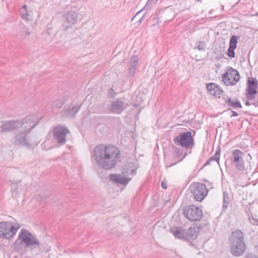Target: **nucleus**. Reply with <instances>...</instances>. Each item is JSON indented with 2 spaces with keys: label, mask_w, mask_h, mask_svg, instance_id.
Listing matches in <instances>:
<instances>
[{
  "label": "nucleus",
  "mask_w": 258,
  "mask_h": 258,
  "mask_svg": "<svg viewBox=\"0 0 258 258\" xmlns=\"http://www.w3.org/2000/svg\"><path fill=\"white\" fill-rule=\"evenodd\" d=\"M36 248L38 249V253L41 250L40 244L38 240L36 238L33 237V249Z\"/></svg>",
  "instance_id": "nucleus-31"
},
{
  "label": "nucleus",
  "mask_w": 258,
  "mask_h": 258,
  "mask_svg": "<svg viewBox=\"0 0 258 258\" xmlns=\"http://www.w3.org/2000/svg\"><path fill=\"white\" fill-rule=\"evenodd\" d=\"M245 104L247 106H249L251 104L248 101H246Z\"/></svg>",
  "instance_id": "nucleus-43"
},
{
  "label": "nucleus",
  "mask_w": 258,
  "mask_h": 258,
  "mask_svg": "<svg viewBox=\"0 0 258 258\" xmlns=\"http://www.w3.org/2000/svg\"><path fill=\"white\" fill-rule=\"evenodd\" d=\"M257 87L251 86H248L246 97L248 100H252L254 98L255 95L257 94L256 91Z\"/></svg>",
  "instance_id": "nucleus-22"
},
{
  "label": "nucleus",
  "mask_w": 258,
  "mask_h": 258,
  "mask_svg": "<svg viewBox=\"0 0 258 258\" xmlns=\"http://www.w3.org/2000/svg\"><path fill=\"white\" fill-rule=\"evenodd\" d=\"M11 227H12V233L14 235V236L15 235V234H16L18 230L20 228V227H21V225L19 223H16L14 225L12 224V223H11Z\"/></svg>",
  "instance_id": "nucleus-32"
},
{
  "label": "nucleus",
  "mask_w": 258,
  "mask_h": 258,
  "mask_svg": "<svg viewBox=\"0 0 258 258\" xmlns=\"http://www.w3.org/2000/svg\"><path fill=\"white\" fill-rule=\"evenodd\" d=\"M207 89L210 94L217 97H220L223 92L222 90L214 83H210L207 85Z\"/></svg>",
  "instance_id": "nucleus-18"
},
{
  "label": "nucleus",
  "mask_w": 258,
  "mask_h": 258,
  "mask_svg": "<svg viewBox=\"0 0 258 258\" xmlns=\"http://www.w3.org/2000/svg\"><path fill=\"white\" fill-rule=\"evenodd\" d=\"M225 103L229 106L232 107L233 108H241L242 107L241 104L240 102L237 100H232L231 98H227L225 100Z\"/></svg>",
  "instance_id": "nucleus-23"
},
{
  "label": "nucleus",
  "mask_w": 258,
  "mask_h": 258,
  "mask_svg": "<svg viewBox=\"0 0 258 258\" xmlns=\"http://www.w3.org/2000/svg\"><path fill=\"white\" fill-rule=\"evenodd\" d=\"M32 234L27 230L22 229L13 245L15 251H20L32 245Z\"/></svg>",
  "instance_id": "nucleus-4"
},
{
  "label": "nucleus",
  "mask_w": 258,
  "mask_h": 258,
  "mask_svg": "<svg viewBox=\"0 0 258 258\" xmlns=\"http://www.w3.org/2000/svg\"><path fill=\"white\" fill-rule=\"evenodd\" d=\"M63 26L68 28L74 25L78 20V14L74 11L67 12L62 16Z\"/></svg>",
  "instance_id": "nucleus-13"
},
{
  "label": "nucleus",
  "mask_w": 258,
  "mask_h": 258,
  "mask_svg": "<svg viewBox=\"0 0 258 258\" xmlns=\"http://www.w3.org/2000/svg\"><path fill=\"white\" fill-rule=\"evenodd\" d=\"M50 197L49 194H40L36 196L38 200L40 201H46Z\"/></svg>",
  "instance_id": "nucleus-30"
},
{
  "label": "nucleus",
  "mask_w": 258,
  "mask_h": 258,
  "mask_svg": "<svg viewBox=\"0 0 258 258\" xmlns=\"http://www.w3.org/2000/svg\"><path fill=\"white\" fill-rule=\"evenodd\" d=\"M230 249L234 256H239L244 253L246 246L244 242V234L241 231L236 230L232 233Z\"/></svg>",
  "instance_id": "nucleus-3"
},
{
  "label": "nucleus",
  "mask_w": 258,
  "mask_h": 258,
  "mask_svg": "<svg viewBox=\"0 0 258 258\" xmlns=\"http://www.w3.org/2000/svg\"><path fill=\"white\" fill-rule=\"evenodd\" d=\"M129 106L123 98H117L113 101L108 109L113 113L120 114Z\"/></svg>",
  "instance_id": "nucleus-10"
},
{
  "label": "nucleus",
  "mask_w": 258,
  "mask_h": 258,
  "mask_svg": "<svg viewBox=\"0 0 258 258\" xmlns=\"http://www.w3.org/2000/svg\"><path fill=\"white\" fill-rule=\"evenodd\" d=\"M147 13H145L143 16L140 19V20H139L138 22H139V25L141 24V23L142 22L143 20H144V19L145 18V16H146V14Z\"/></svg>",
  "instance_id": "nucleus-39"
},
{
  "label": "nucleus",
  "mask_w": 258,
  "mask_h": 258,
  "mask_svg": "<svg viewBox=\"0 0 258 258\" xmlns=\"http://www.w3.org/2000/svg\"><path fill=\"white\" fill-rule=\"evenodd\" d=\"M234 49V48L229 47L227 52V54L230 58H234L235 57Z\"/></svg>",
  "instance_id": "nucleus-33"
},
{
  "label": "nucleus",
  "mask_w": 258,
  "mask_h": 258,
  "mask_svg": "<svg viewBox=\"0 0 258 258\" xmlns=\"http://www.w3.org/2000/svg\"><path fill=\"white\" fill-rule=\"evenodd\" d=\"M63 104V101L61 99H56L55 101H53L51 103V105L52 108L53 109H54V108L58 109V108H60V107H61Z\"/></svg>",
  "instance_id": "nucleus-27"
},
{
  "label": "nucleus",
  "mask_w": 258,
  "mask_h": 258,
  "mask_svg": "<svg viewBox=\"0 0 258 258\" xmlns=\"http://www.w3.org/2000/svg\"><path fill=\"white\" fill-rule=\"evenodd\" d=\"M119 154V150L115 146L100 144L94 148L92 158L100 168L109 170L116 165Z\"/></svg>",
  "instance_id": "nucleus-1"
},
{
  "label": "nucleus",
  "mask_w": 258,
  "mask_h": 258,
  "mask_svg": "<svg viewBox=\"0 0 258 258\" xmlns=\"http://www.w3.org/2000/svg\"><path fill=\"white\" fill-rule=\"evenodd\" d=\"M170 232L176 238L187 240L186 229L181 226H173L170 228Z\"/></svg>",
  "instance_id": "nucleus-15"
},
{
  "label": "nucleus",
  "mask_w": 258,
  "mask_h": 258,
  "mask_svg": "<svg viewBox=\"0 0 258 258\" xmlns=\"http://www.w3.org/2000/svg\"><path fill=\"white\" fill-rule=\"evenodd\" d=\"M224 83L226 86L235 85L240 80L239 72L231 67H228L225 74L222 76Z\"/></svg>",
  "instance_id": "nucleus-8"
},
{
  "label": "nucleus",
  "mask_w": 258,
  "mask_h": 258,
  "mask_svg": "<svg viewBox=\"0 0 258 258\" xmlns=\"http://www.w3.org/2000/svg\"><path fill=\"white\" fill-rule=\"evenodd\" d=\"M183 215L191 221H197L202 219L203 212L199 208L195 205H189L184 208Z\"/></svg>",
  "instance_id": "nucleus-9"
},
{
  "label": "nucleus",
  "mask_w": 258,
  "mask_h": 258,
  "mask_svg": "<svg viewBox=\"0 0 258 258\" xmlns=\"http://www.w3.org/2000/svg\"><path fill=\"white\" fill-rule=\"evenodd\" d=\"M52 31L51 29H48L46 31L43 32V35L45 36L46 35H50L52 34Z\"/></svg>",
  "instance_id": "nucleus-37"
},
{
  "label": "nucleus",
  "mask_w": 258,
  "mask_h": 258,
  "mask_svg": "<svg viewBox=\"0 0 258 258\" xmlns=\"http://www.w3.org/2000/svg\"><path fill=\"white\" fill-rule=\"evenodd\" d=\"M245 258H258L254 255H252L251 254H247Z\"/></svg>",
  "instance_id": "nucleus-40"
},
{
  "label": "nucleus",
  "mask_w": 258,
  "mask_h": 258,
  "mask_svg": "<svg viewBox=\"0 0 258 258\" xmlns=\"http://www.w3.org/2000/svg\"><path fill=\"white\" fill-rule=\"evenodd\" d=\"M37 123H35V124H33V128L34 127L35 125H36V124H37Z\"/></svg>",
  "instance_id": "nucleus-45"
},
{
  "label": "nucleus",
  "mask_w": 258,
  "mask_h": 258,
  "mask_svg": "<svg viewBox=\"0 0 258 258\" xmlns=\"http://www.w3.org/2000/svg\"><path fill=\"white\" fill-rule=\"evenodd\" d=\"M230 202V198L229 194L226 191L223 192V206L222 210L226 211L228 208V205Z\"/></svg>",
  "instance_id": "nucleus-21"
},
{
  "label": "nucleus",
  "mask_w": 258,
  "mask_h": 258,
  "mask_svg": "<svg viewBox=\"0 0 258 258\" xmlns=\"http://www.w3.org/2000/svg\"><path fill=\"white\" fill-rule=\"evenodd\" d=\"M20 14L23 19L28 21L29 19L27 18L28 13L26 5H25L23 6L22 9L20 11Z\"/></svg>",
  "instance_id": "nucleus-26"
},
{
  "label": "nucleus",
  "mask_w": 258,
  "mask_h": 258,
  "mask_svg": "<svg viewBox=\"0 0 258 258\" xmlns=\"http://www.w3.org/2000/svg\"><path fill=\"white\" fill-rule=\"evenodd\" d=\"M173 142L177 146L184 148H192L195 145V140L190 132L180 133L174 139Z\"/></svg>",
  "instance_id": "nucleus-6"
},
{
  "label": "nucleus",
  "mask_w": 258,
  "mask_h": 258,
  "mask_svg": "<svg viewBox=\"0 0 258 258\" xmlns=\"http://www.w3.org/2000/svg\"><path fill=\"white\" fill-rule=\"evenodd\" d=\"M248 86H254L258 87V83L256 80L251 78V80H248Z\"/></svg>",
  "instance_id": "nucleus-34"
},
{
  "label": "nucleus",
  "mask_w": 258,
  "mask_h": 258,
  "mask_svg": "<svg viewBox=\"0 0 258 258\" xmlns=\"http://www.w3.org/2000/svg\"><path fill=\"white\" fill-rule=\"evenodd\" d=\"M136 69L134 68L129 67L128 72H129V76L131 77H133L135 74Z\"/></svg>",
  "instance_id": "nucleus-35"
},
{
  "label": "nucleus",
  "mask_w": 258,
  "mask_h": 258,
  "mask_svg": "<svg viewBox=\"0 0 258 258\" xmlns=\"http://www.w3.org/2000/svg\"><path fill=\"white\" fill-rule=\"evenodd\" d=\"M32 121L30 117L26 118L22 121L19 120H12L8 121H3L2 125V128L0 133L11 132L15 130H18L20 127L25 130L24 132L20 133L15 137V144H24L30 146L29 143L28 134L31 132L32 129Z\"/></svg>",
  "instance_id": "nucleus-2"
},
{
  "label": "nucleus",
  "mask_w": 258,
  "mask_h": 258,
  "mask_svg": "<svg viewBox=\"0 0 258 258\" xmlns=\"http://www.w3.org/2000/svg\"><path fill=\"white\" fill-rule=\"evenodd\" d=\"M176 163H177V162H175V163L172 164H171V165H168V166L167 165V166H166V167H171L172 166H173V165H175Z\"/></svg>",
  "instance_id": "nucleus-44"
},
{
  "label": "nucleus",
  "mask_w": 258,
  "mask_h": 258,
  "mask_svg": "<svg viewBox=\"0 0 258 258\" xmlns=\"http://www.w3.org/2000/svg\"><path fill=\"white\" fill-rule=\"evenodd\" d=\"M161 186L162 188H164V189H166L167 188V185H166V184L164 183V182H162L161 183Z\"/></svg>",
  "instance_id": "nucleus-42"
},
{
  "label": "nucleus",
  "mask_w": 258,
  "mask_h": 258,
  "mask_svg": "<svg viewBox=\"0 0 258 258\" xmlns=\"http://www.w3.org/2000/svg\"><path fill=\"white\" fill-rule=\"evenodd\" d=\"M122 171V175L117 174H111L109 175L110 180L113 182L123 185H126L131 180V178L126 177V175L131 174L135 175L136 171L138 168L137 166H133V164H129Z\"/></svg>",
  "instance_id": "nucleus-5"
},
{
  "label": "nucleus",
  "mask_w": 258,
  "mask_h": 258,
  "mask_svg": "<svg viewBox=\"0 0 258 258\" xmlns=\"http://www.w3.org/2000/svg\"><path fill=\"white\" fill-rule=\"evenodd\" d=\"M187 240L194 239L199 234V228L198 227H190L186 229Z\"/></svg>",
  "instance_id": "nucleus-19"
},
{
  "label": "nucleus",
  "mask_w": 258,
  "mask_h": 258,
  "mask_svg": "<svg viewBox=\"0 0 258 258\" xmlns=\"http://www.w3.org/2000/svg\"><path fill=\"white\" fill-rule=\"evenodd\" d=\"M237 39L238 37L236 36H232L230 39L229 47L235 49L236 48Z\"/></svg>",
  "instance_id": "nucleus-28"
},
{
  "label": "nucleus",
  "mask_w": 258,
  "mask_h": 258,
  "mask_svg": "<svg viewBox=\"0 0 258 258\" xmlns=\"http://www.w3.org/2000/svg\"><path fill=\"white\" fill-rule=\"evenodd\" d=\"M20 182V181L16 183L13 182L10 185L12 195L13 198H17L21 192V188L19 185Z\"/></svg>",
  "instance_id": "nucleus-20"
},
{
  "label": "nucleus",
  "mask_w": 258,
  "mask_h": 258,
  "mask_svg": "<svg viewBox=\"0 0 258 258\" xmlns=\"http://www.w3.org/2000/svg\"><path fill=\"white\" fill-rule=\"evenodd\" d=\"M207 47V44L204 41H199L196 43L194 49H198L200 51H205Z\"/></svg>",
  "instance_id": "nucleus-25"
},
{
  "label": "nucleus",
  "mask_w": 258,
  "mask_h": 258,
  "mask_svg": "<svg viewBox=\"0 0 258 258\" xmlns=\"http://www.w3.org/2000/svg\"><path fill=\"white\" fill-rule=\"evenodd\" d=\"M69 133V130L64 126H57L53 130L54 139L60 145L66 142V135Z\"/></svg>",
  "instance_id": "nucleus-12"
},
{
  "label": "nucleus",
  "mask_w": 258,
  "mask_h": 258,
  "mask_svg": "<svg viewBox=\"0 0 258 258\" xmlns=\"http://www.w3.org/2000/svg\"><path fill=\"white\" fill-rule=\"evenodd\" d=\"M80 105L72 102L68 107H65L63 110V115L68 117H73L77 114Z\"/></svg>",
  "instance_id": "nucleus-16"
},
{
  "label": "nucleus",
  "mask_w": 258,
  "mask_h": 258,
  "mask_svg": "<svg viewBox=\"0 0 258 258\" xmlns=\"http://www.w3.org/2000/svg\"><path fill=\"white\" fill-rule=\"evenodd\" d=\"M244 153L239 149H235L232 151L231 161L235 164L236 168L241 171L245 169L243 156Z\"/></svg>",
  "instance_id": "nucleus-11"
},
{
  "label": "nucleus",
  "mask_w": 258,
  "mask_h": 258,
  "mask_svg": "<svg viewBox=\"0 0 258 258\" xmlns=\"http://www.w3.org/2000/svg\"><path fill=\"white\" fill-rule=\"evenodd\" d=\"M232 113V114L231 115V117H234V116H238V114L234 111H231Z\"/></svg>",
  "instance_id": "nucleus-41"
},
{
  "label": "nucleus",
  "mask_w": 258,
  "mask_h": 258,
  "mask_svg": "<svg viewBox=\"0 0 258 258\" xmlns=\"http://www.w3.org/2000/svg\"><path fill=\"white\" fill-rule=\"evenodd\" d=\"M256 16H258V13L257 14H256Z\"/></svg>",
  "instance_id": "nucleus-47"
},
{
  "label": "nucleus",
  "mask_w": 258,
  "mask_h": 258,
  "mask_svg": "<svg viewBox=\"0 0 258 258\" xmlns=\"http://www.w3.org/2000/svg\"><path fill=\"white\" fill-rule=\"evenodd\" d=\"M12 232L11 222H0V238L9 240L14 236Z\"/></svg>",
  "instance_id": "nucleus-14"
},
{
  "label": "nucleus",
  "mask_w": 258,
  "mask_h": 258,
  "mask_svg": "<svg viewBox=\"0 0 258 258\" xmlns=\"http://www.w3.org/2000/svg\"><path fill=\"white\" fill-rule=\"evenodd\" d=\"M220 157V150L217 151L215 153V155L210 158L209 160L206 162V163L204 164V166H205L207 165H209L211 163L214 161H216L218 164H219V159Z\"/></svg>",
  "instance_id": "nucleus-24"
},
{
  "label": "nucleus",
  "mask_w": 258,
  "mask_h": 258,
  "mask_svg": "<svg viewBox=\"0 0 258 258\" xmlns=\"http://www.w3.org/2000/svg\"><path fill=\"white\" fill-rule=\"evenodd\" d=\"M175 152L178 156L182 153L181 151L177 148H175Z\"/></svg>",
  "instance_id": "nucleus-38"
},
{
  "label": "nucleus",
  "mask_w": 258,
  "mask_h": 258,
  "mask_svg": "<svg viewBox=\"0 0 258 258\" xmlns=\"http://www.w3.org/2000/svg\"><path fill=\"white\" fill-rule=\"evenodd\" d=\"M190 190L194 199L199 202L202 201L208 192V189L206 185L199 182L192 184L190 186Z\"/></svg>",
  "instance_id": "nucleus-7"
},
{
  "label": "nucleus",
  "mask_w": 258,
  "mask_h": 258,
  "mask_svg": "<svg viewBox=\"0 0 258 258\" xmlns=\"http://www.w3.org/2000/svg\"><path fill=\"white\" fill-rule=\"evenodd\" d=\"M31 35V32L27 30H24L22 31V35L25 37L27 38L28 36H30Z\"/></svg>",
  "instance_id": "nucleus-36"
},
{
  "label": "nucleus",
  "mask_w": 258,
  "mask_h": 258,
  "mask_svg": "<svg viewBox=\"0 0 258 258\" xmlns=\"http://www.w3.org/2000/svg\"><path fill=\"white\" fill-rule=\"evenodd\" d=\"M248 220L250 223L258 226V208H250L246 211Z\"/></svg>",
  "instance_id": "nucleus-17"
},
{
  "label": "nucleus",
  "mask_w": 258,
  "mask_h": 258,
  "mask_svg": "<svg viewBox=\"0 0 258 258\" xmlns=\"http://www.w3.org/2000/svg\"><path fill=\"white\" fill-rule=\"evenodd\" d=\"M49 40H50V41H51V40H52L51 38H50L49 39Z\"/></svg>",
  "instance_id": "nucleus-46"
},
{
  "label": "nucleus",
  "mask_w": 258,
  "mask_h": 258,
  "mask_svg": "<svg viewBox=\"0 0 258 258\" xmlns=\"http://www.w3.org/2000/svg\"><path fill=\"white\" fill-rule=\"evenodd\" d=\"M138 58L137 56H133L131 58L129 67L137 69L138 66Z\"/></svg>",
  "instance_id": "nucleus-29"
}]
</instances>
